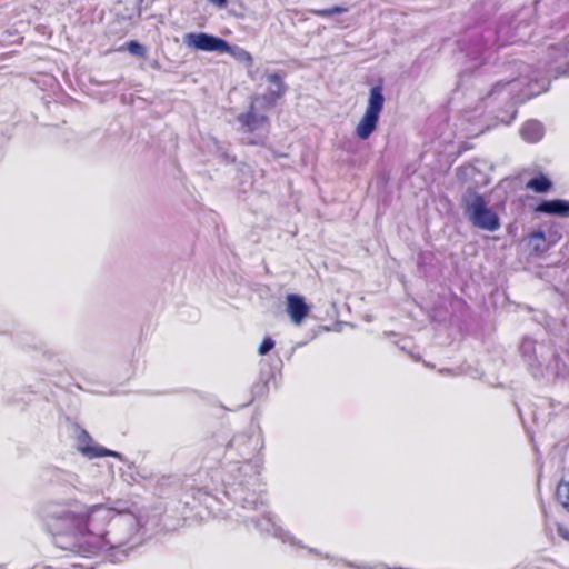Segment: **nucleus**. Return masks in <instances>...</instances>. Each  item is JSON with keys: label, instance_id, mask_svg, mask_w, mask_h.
<instances>
[{"label": "nucleus", "instance_id": "nucleus-38", "mask_svg": "<svg viewBox=\"0 0 569 569\" xmlns=\"http://www.w3.org/2000/svg\"><path fill=\"white\" fill-rule=\"evenodd\" d=\"M322 558L325 559H328V560H333L336 559L333 556H331L330 553H322Z\"/></svg>", "mask_w": 569, "mask_h": 569}, {"label": "nucleus", "instance_id": "nucleus-30", "mask_svg": "<svg viewBox=\"0 0 569 569\" xmlns=\"http://www.w3.org/2000/svg\"><path fill=\"white\" fill-rule=\"evenodd\" d=\"M337 561H342L346 566L353 569H377V567L370 566V565H357L355 562L343 560V559H336Z\"/></svg>", "mask_w": 569, "mask_h": 569}, {"label": "nucleus", "instance_id": "nucleus-26", "mask_svg": "<svg viewBox=\"0 0 569 569\" xmlns=\"http://www.w3.org/2000/svg\"><path fill=\"white\" fill-rule=\"evenodd\" d=\"M347 11H348V7L336 4V6H332L329 8L317 9L313 11V13L321 18H329L332 16L346 13Z\"/></svg>", "mask_w": 569, "mask_h": 569}, {"label": "nucleus", "instance_id": "nucleus-32", "mask_svg": "<svg viewBox=\"0 0 569 569\" xmlns=\"http://www.w3.org/2000/svg\"><path fill=\"white\" fill-rule=\"evenodd\" d=\"M557 531L561 538L569 541V529L567 527L563 525H558Z\"/></svg>", "mask_w": 569, "mask_h": 569}, {"label": "nucleus", "instance_id": "nucleus-12", "mask_svg": "<svg viewBox=\"0 0 569 569\" xmlns=\"http://www.w3.org/2000/svg\"><path fill=\"white\" fill-rule=\"evenodd\" d=\"M38 481L44 488H58L62 493H69L76 487L78 476L56 466H44L39 470Z\"/></svg>", "mask_w": 569, "mask_h": 569}, {"label": "nucleus", "instance_id": "nucleus-33", "mask_svg": "<svg viewBox=\"0 0 569 569\" xmlns=\"http://www.w3.org/2000/svg\"><path fill=\"white\" fill-rule=\"evenodd\" d=\"M211 4H214L219 9H223L228 6L229 0H208Z\"/></svg>", "mask_w": 569, "mask_h": 569}, {"label": "nucleus", "instance_id": "nucleus-27", "mask_svg": "<svg viewBox=\"0 0 569 569\" xmlns=\"http://www.w3.org/2000/svg\"><path fill=\"white\" fill-rule=\"evenodd\" d=\"M556 497L559 502L569 511V481H561L556 490Z\"/></svg>", "mask_w": 569, "mask_h": 569}, {"label": "nucleus", "instance_id": "nucleus-16", "mask_svg": "<svg viewBox=\"0 0 569 569\" xmlns=\"http://www.w3.org/2000/svg\"><path fill=\"white\" fill-rule=\"evenodd\" d=\"M286 311L290 320L299 326L310 313L311 306L307 302L305 296L292 292L286 296Z\"/></svg>", "mask_w": 569, "mask_h": 569}, {"label": "nucleus", "instance_id": "nucleus-34", "mask_svg": "<svg viewBox=\"0 0 569 569\" xmlns=\"http://www.w3.org/2000/svg\"><path fill=\"white\" fill-rule=\"evenodd\" d=\"M303 549H307L309 553L315 555V556H319V557H322V553H323L319 549H316V548H312V547L305 546Z\"/></svg>", "mask_w": 569, "mask_h": 569}, {"label": "nucleus", "instance_id": "nucleus-15", "mask_svg": "<svg viewBox=\"0 0 569 569\" xmlns=\"http://www.w3.org/2000/svg\"><path fill=\"white\" fill-rule=\"evenodd\" d=\"M264 77L274 88L269 87L263 94H260L259 104L261 109L270 110L284 97L288 91V86L284 82V72L282 70L266 73Z\"/></svg>", "mask_w": 569, "mask_h": 569}, {"label": "nucleus", "instance_id": "nucleus-5", "mask_svg": "<svg viewBox=\"0 0 569 569\" xmlns=\"http://www.w3.org/2000/svg\"><path fill=\"white\" fill-rule=\"evenodd\" d=\"M512 70L517 71V76L509 79H519L516 84V96L520 103L546 92L549 90L552 78H549L537 63L536 69L522 60L515 59L509 62Z\"/></svg>", "mask_w": 569, "mask_h": 569}, {"label": "nucleus", "instance_id": "nucleus-10", "mask_svg": "<svg viewBox=\"0 0 569 569\" xmlns=\"http://www.w3.org/2000/svg\"><path fill=\"white\" fill-rule=\"evenodd\" d=\"M537 63L549 78L569 77V38L563 43L548 46Z\"/></svg>", "mask_w": 569, "mask_h": 569}, {"label": "nucleus", "instance_id": "nucleus-17", "mask_svg": "<svg viewBox=\"0 0 569 569\" xmlns=\"http://www.w3.org/2000/svg\"><path fill=\"white\" fill-rule=\"evenodd\" d=\"M532 210L539 214L569 218V200L562 198L540 199Z\"/></svg>", "mask_w": 569, "mask_h": 569}, {"label": "nucleus", "instance_id": "nucleus-8", "mask_svg": "<svg viewBox=\"0 0 569 569\" xmlns=\"http://www.w3.org/2000/svg\"><path fill=\"white\" fill-rule=\"evenodd\" d=\"M518 81L519 79L498 80L491 86L488 93L482 97L487 107L495 100L500 99L503 101V107L498 109L496 114L497 121L501 124H511L518 114L517 104L520 102L517 100V96L515 94Z\"/></svg>", "mask_w": 569, "mask_h": 569}, {"label": "nucleus", "instance_id": "nucleus-14", "mask_svg": "<svg viewBox=\"0 0 569 569\" xmlns=\"http://www.w3.org/2000/svg\"><path fill=\"white\" fill-rule=\"evenodd\" d=\"M183 43L193 51L222 53L226 39L204 31L187 32Z\"/></svg>", "mask_w": 569, "mask_h": 569}, {"label": "nucleus", "instance_id": "nucleus-7", "mask_svg": "<svg viewBox=\"0 0 569 569\" xmlns=\"http://www.w3.org/2000/svg\"><path fill=\"white\" fill-rule=\"evenodd\" d=\"M260 94L252 93L248 97V107L246 111L237 114L236 120L239 123V131L253 134L248 139L249 146L263 147L268 140V131L266 133H256L263 127H269L270 118L266 113L259 112Z\"/></svg>", "mask_w": 569, "mask_h": 569}, {"label": "nucleus", "instance_id": "nucleus-37", "mask_svg": "<svg viewBox=\"0 0 569 569\" xmlns=\"http://www.w3.org/2000/svg\"><path fill=\"white\" fill-rule=\"evenodd\" d=\"M150 67L153 69V70H160L161 69V64L159 62V60L154 59L150 62Z\"/></svg>", "mask_w": 569, "mask_h": 569}, {"label": "nucleus", "instance_id": "nucleus-19", "mask_svg": "<svg viewBox=\"0 0 569 569\" xmlns=\"http://www.w3.org/2000/svg\"><path fill=\"white\" fill-rule=\"evenodd\" d=\"M276 379V371L267 361L260 362L259 379L252 386L251 393L252 398H262L269 391V383Z\"/></svg>", "mask_w": 569, "mask_h": 569}, {"label": "nucleus", "instance_id": "nucleus-9", "mask_svg": "<svg viewBox=\"0 0 569 569\" xmlns=\"http://www.w3.org/2000/svg\"><path fill=\"white\" fill-rule=\"evenodd\" d=\"M258 442V438L247 432L237 433L231 438L226 448V459L231 462V472L237 471L241 475L247 472L248 469L252 470L250 460L254 455Z\"/></svg>", "mask_w": 569, "mask_h": 569}, {"label": "nucleus", "instance_id": "nucleus-1", "mask_svg": "<svg viewBox=\"0 0 569 569\" xmlns=\"http://www.w3.org/2000/svg\"><path fill=\"white\" fill-rule=\"evenodd\" d=\"M39 516L54 546L82 558L103 552L110 562H122L143 540L138 518L101 503L48 501L40 506Z\"/></svg>", "mask_w": 569, "mask_h": 569}, {"label": "nucleus", "instance_id": "nucleus-22", "mask_svg": "<svg viewBox=\"0 0 569 569\" xmlns=\"http://www.w3.org/2000/svg\"><path fill=\"white\" fill-rule=\"evenodd\" d=\"M527 188L536 193H548L553 188V181L548 174L538 172L527 181Z\"/></svg>", "mask_w": 569, "mask_h": 569}, {"label": "nucleus", "instance_id": "nucleus-6", "mask_svg": "<svg viewBox=\"0 0 569 569\" xmlns=\"http://www.w3.org/2000/svg\"><path fill=\"white\" fill-rule=\"evenodd\" d=\"M383 89L385 81L382 78H379L369 89L365 112L353 131L355 137L361 141L368 140L379 126L386 102Z\"/></svg>", "mask_w": 569, "mask_h": 569}, {"label": "nucleus", "instance_id": "nucleus-23", "mask_svg": "<svg viewBox=\"0 0 569 569\" xmlns=\"http://www.w3.org/2000/svg\"><path fill=\"white\" fill-rule=\"evenodd\" d=\"M222 53L230 54L238 62L244 63L247 67H251L253 63V57L249 51L238 44L230 43L228 40H226Z\"/></svg>", "mask_w": 569, "mask_h": 569}, {"label": "nucleus", "instance_id": "nucleus-29", "mask_svg": "<svg viewBox=\"0 0 569 569\" xmlns=\"http://www.w3.org/2000/svg\"><path fill=\"white\" fill-rule=\"evenodd\" d=\"M476 171V168L470 164H462L457 168V177L459 180H467L469 178H472V173Z\"/></svg>", "mask_w": 569, "mask_h": 569}, {"label": "nucleus", "instance_id": "nucleus-24", "mask_svg": "<svg viewBox=\"0 0 569 569\" xmlns=\"http://www.w3.org/2000/svg\"><path fill=\"white\" fill-rule=\"evenodd\" d=\"M547 371L559 379L569 378V366L557 352H553L549 363L547 365Z\"/></svg>", "mask_w": 569, "mask_h": 569}, {"label": "nucleus", "instance_id": "nucleus-18", "mask_svg": "<svg viewBox=\"0 0 569 569\" xmlns=\"http://www.w3.org/2000/svg\"><path fill=\"white\" fill-rule=\"evenodd\" d=\"M519 351L522 359L528 365V370L530 373L535 378L542 376L541 365L536 355V340L531 337H523L519 346Z\"/></svg>", "mask_w": 569, "mask_h": 569}, {"label": "nucleus", "instance_id": "nucleus-25", "mask_svg": "<svg viewBox=\"0 0 569 569\" xmlns=\"http://www.w3.org/2000/svg\"><path fill=\"white\" fill-rule=\"evenodd\" d=\"M118 52H128L133 57L146 59L148 56V48L146 44L137 39L126 41L123 44L117 48Z\"/></svg>", "mask_w": 569, "mask_h": 569}, {"label": "nucleus", "instance_id": "nucleus-11", "mask_svg": "<svg viewBox=\"0 0 569 569\" xmlns=\"http://www.w3.org/2000/svg\"><path fill=\"white\" fill-rule=\"evenodd\" d=\"M247 527H253L261 535H270L284 543L305 548L302 541L298 540L289 531L284 530L279 523L276 516L263 511L261 516H252L244 520Z\"/></svg>", "mask_w": 569, "mask_h": 569}, {"label": "nucleus", "instance_id": "nucleus-36", "mask_svg": "<svg viewBox=\"0 0 569 569\" xmlns=\"http://www.w3.org/2000/svg\"><path fill=\"white\" fill-rule=\"evenodd\" d=\"M271 152H272V156L274 158H287L288 157V153L286 152H279V151H276L273 149H271Z\"/></svg>", "mask_w": 569, "mask_h": 569}, {"label": "nucleus", "instance_id": "nucleus-13", "mask_svg": "<svg viewBox=\"0 0 569 569\" xmlns=\"http://www.w3.org/2000/svg\"><path fill=\"white\" fill-rule=\"evenodd\" d=\"M77 450L88 459H97L103 457H112L121 462H127L123 453L117 450L109 449L93 440L91 435L80 426H77Z\"/></svg>", "mask_w": 569, "mask_h": 569}, {"label": "nucleus", "instance_id": "nucleus-39", "mask_svg": "<svg viewBox=\"0 0 569 569\" xmlns=\"http://www.w3.org/2000/svg\"><path fill=\"white\" fill-rule=\"evenodd\" d=\"M126 19H128V20H132V19H133V16H132V14H129Z\"/></svg>", "mask_w": 569, "mask_h": 569}, {"label": "nucleus", "instance_id": "nucleus-4", "mask_svg": "<svg viewBox=\"0 0 569 569\" xmlns=\"http://www.w3.org/2000/svg\"><path fill=\"white\" fill-rule=\"evenodd\" d=\"M224 496L239 505L242 509L259 510L264 506V490L259 481L258 472L248 476V472L238 473L231 480L222 479Z\"/></svg>", "mask_w": 569, "mask_h": 569}, {"label": "nucleus", "instance_id": "nucleus-35", "mask_svg": "<svg viewBox=\"0 0 569 569\" xmlns=\"http://www.w3.org/2000/svg\"><path fill=\"white\" fill-rule=\"evenodd\" d=\"M144 0H137V3H136V7H137V17L140 18L141 17V11H142V3H143Z\"/></svg>", "mask_w": 569, "mask_h": 569}, {"label": "nucleus", "instance_id": "nucleus-20", "mask_svg": "<svg viewBox=\"0 0 569 569\" xmlns=\"http://www.w3.org/2000/svg\"><path fill=\"white\" fill-rule=\"evenodd\" d=\"M528 244L530 246V254L540 257L546 253L556 242V240L548 242L547 233L543 229L537 228L528 233Z\"/></svg>", "mask_w": 569, "mask_h": 569}, {"label": "nucleus", "instance_id": "nucleus-28", "mask_svg": "<svg viewBox=\"0 0 569 569\" xmlns=\"http://www.w3.org/2000/svg\"><path fill=\"white\" fill-rule=\"evenodd\" d=\"M274 339L271 336H264V338L262 339L258 347V353L260 356H266L274 348Z\"/></svg>", "mask_w": 569, "mask_h": 569}, {"label": "nucleus", "instance_id": "nucleus-21", "mask_svg": "<svg viewBox=\"0 0 569 569\" xmlns=\"http://www.w3.org/2000/svg\"><path fill=\"white\" fill-rule=\"evenodd\" d=\"M545 124L537 119L525 121L519 130L521 139L528 143H537L545 137Z\"/></svg>", "mask_w": 569, "mask_h": 569}, {"label": "nucleus", "instance_id": "nucleus-2", "mask_svg": "<svg viewBox=\"0 0 569 569\" xmlns=\"http://www.w3.org/2000/svg\"><path fill=\"white\" fill-rule=\"evenodd\" d=\"M515 41L511 21L501 18L496 23L485 22L469 28L457 44L469 60L476 62V67H480L489 61L496 50Z\"/></svg>", "mask_w": 569, "mask_h": 569}, {"label": "nucleus", "instance_id": "nucleus-31", "mask_svg": "<svg viewBox=\"0 0 569 569\" xmlns=\"http://www.w3.org/2000/svg\"><path fill=\"white\" fill-rule=\"evenodd\" d=\"M220 157H221L222 161H223L224 163H228V164H229V163H236V161H237V157H236V156L230 154L228 151H222V152L220 153Z\"/></svg>", "mask_w": 569, "mask_h": 569}, {"label": "nucleus", "instance_id": "nucleus-3", "mask_svg": "<svg viewBox=\"0 0 569 569\" xmlns=\"http://www.w3.org/2000/svg\"><path fill=\"white\" fill-rule=\"evenodd\" d=\"M460 207L470 224L479 230L495 232L501 227L497 210L489 206L488 198L469 186L461 194Z\"/></svg>", "mask_w": 569, "mask_h": 569}]
</instances>
